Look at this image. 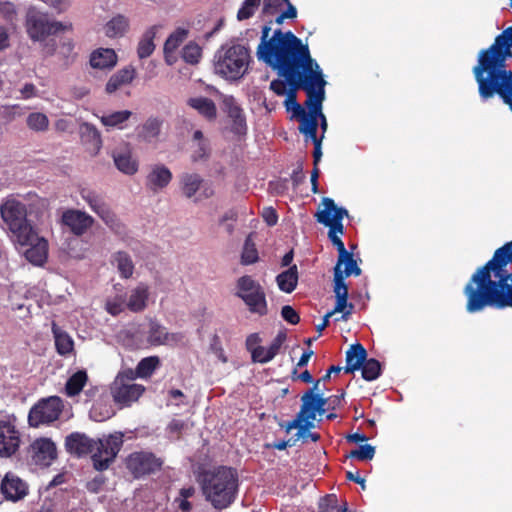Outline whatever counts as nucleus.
<instances>
[{
    "mask_svg": "<svg viewBox=\"0 0 512 512\" xmlns=\"http://www.w3.org/2000/svg\"><path fill=\"white\" fill-rule=\"evenodd\" d=\"M271 27L264 25L256 57L260 62L278 71L295 88L306 85L315 77H323L319 65L311 58L307 45L292 32L277 29L270 35Z\"/></svg>",
    "mask_w": 512,
    "mask_h": 512,
    "instance_id": "obj_1",
    "label": "nucleus"
},
{
    "mask_svg": "<svg viewBox=\"0 0 512 512\" xmlns=\"http://www.w3.org/2000/svg\"><path fill=\"white\" fill-rule=\"evenodd\" d=\"M464 293L469 313L486 307H512V240L498 248L493 258L473 274Z\"/></svg>",
    "mask_w": 512,
    "mask_h": 512,
    "instance_id": "obj_2",
    "label": "nucleus"
},
{
    "mask_svg": "<svg viewBox=\"0 0 512 512\" xmlns=\"http://www.w3.org/2000/svg\"><path fill=\"white\" fill-rule=\"evenodd\" d=\"M511 47L512 26L499 34L488 49L480 51L473 73L482 100L497 94L512 110V72L506 69L505 64L512 57Z\"/></svg>",
    "mask_w": 512,
    "mask_h": 512,
    "instance_id": "obj_3",
    "label": "nucleus"
},
{
    "mask_svg": "<svg viewBox=\"0 0 512 512\" xmlns=\"http://www.w3.org/2000/svg\"><path fill=\"white\" fill-rule=\"evenodd\" d=\"M202 490L216 509L228 507L235 498L237 477L231 468L219 467L202 476Z\"/></svg>",
    "mask_w": 512,
    "mask_h": 512,
    "instance_id": "obj_4",
    "label": "nucleus"
},
{
    "mask_svg": "<svg viewBox=\"0 0 512 512\" xmlns=\"http://www.w3.org/2000/svg\"><path fill=\"white\" fill-rule=\"evenodd\" d=\"M318 385L319 380L316 381L312 389L308 390L302 396L300 411L296 418L287 425V430L298 429L296 436L298 439H302L303 441L310 439L313 442H317L320 439L319 434L310 432V429L314 427L316 415H322L325 412L324 407L326 405V399L314 393V390L318 388Z\"/></svg>",
    "mask_w": 512,
    "mask_h": 512,
    "instance_id": "obj_5",
    "label": "nucleus"
},
{
    "mask_svg": "<svg viewBox=\"0 0 512 512\" xmlns=\"http://www.w3.org/2000/svg\"><path fill=\"white\" fill-rule=\"evenodd\" d=\"M250 61V51L246 46L226 44L215 53L214 70L227 80H238L247 72Z\"/></svg>",
    "mask_w": 512,
    "mask_h": 512,
    "instance_id": "obj_6",
    "label": "nucleus"
},
{
    "mask_svg": "<svg viewBox=\"0 0 512 512\" xmlns=\"http://www.w3.org/2000/svg\"><path fill=\"white\" fill-rule=\"evenodd\" d=\"M325 85L326 81L323 77L313 76L312 78L310 77L305 86L301 87L307 94V100L305 104L309 109V113L307 114L303 112L299 130L313 142L319 140L316 134L318 127V116L320 114V110L322 109V103L325 98Z\"/></svg>",
    "mask_w": 512,
    "mask_h": 512,
    "instance_id": "obj_7",
    "label": "nucleus"
},
{
    "mask_svg": "<svg viewBox=\"0 0 512 512\" xmlns=\"http://www.w3.org/2000/svg\"><path fill=\"white\" fill-rule=\"evenodd\" d=\"M2 220L11 239L18 244H27L34 237V229L27 220L25 204L15 198L6 199L0 206Z\"/></svg>",
    "mask_w": 512,
    "mask_h": 512,
    "instance_id": "obj_8",
    "label": "nucleus"
},
{
    "mask_svg": "<svg viewBox=\"0 0 512 512\" xmlns=\"http://www.w3.org/2000/svg\"><path fill=\"white\" fill-rule=\"evenodd\" d=\"M25 27L28 36L33 41H43L49 35L71 29V24L51 21L47 14L31 7L27 10Z\"/></svg>",
    "mask_w": 512,
    "mask_h": 512,
    "instance_id": "obj_9",
    "label": "nucleus"
},
{
    "mask_svg": "<svg viewBox=\"0 0 512 512\" xmlns=\"http://www.w3.org/2000/svg\"><path fill=\"white\" fill-rule=\"evenodd\" d=\"M134 380L133 369L127 368L118 372L110 387L115 403L130 406L141 397L145 387L134 383Z\"/></svg>",
    "mask_w": 512,
    "mask_h": 512,
    "instance_id": "obj_10",
    "label": "nucleus"
},
{
    "mask_svg": "<svg viewBox=\"0 0 512 512\" xmlns=\"http://www.w3.org/2000/svg\"><path fill=\"white\" fill-rule=\"evenodd\" d=\"M236 296L241 298L251 313L267 314V301L263 288L251 276L240 277L236 283Z\"/></svg>",
    "mask_w": 512,
    "mask_h": 512,
    "instance_id": "obj_11",
    "label": "nucleus"
},
{
    "mask_svg": "<svg viewBox=\"0 0 512 512\" xmlns=\"http://www.w3.org/2000/svg\"><path fill=\"white\" fill-rule=\"evenodd\" d=\"M123 444V435L115 433L95 441L92 452L93 465L96 470L102 471L109 467Z\"/></svg>",
    "mask_w": 512,
    "mask_h": 512,
    "instance_id": "obj_12",
    "label": "nucleus"
},
{
    "mask_svg": "<svg viewBox=\"0 0 512 512\" xmlns=\"http://www.w3.org/2000/svg\"><path fill=\"white\" fill-rule=\"evenodd\" d=\"M63 401L58 396H50L35 404L28 415L30 426L38 427L42 424H49L56 421L62 410Z\"/></svg>",
    "mask_w": 512,
    "mask_h": 512,
    "instance_id": "obj_13",
    "label": "nucleus"
},
{
    "mask_svg": "<svg viewBox=\"0 0 512 512\" xmlns=\"http://www.w3.org/2000/svg\"><path fill=\"white\" fill-rule=\"evenodd\" d=\"M82 199L89 205L111 230L117 234L124 232V225L110 210L109 206L105 203L104 199L95 191L90 189H82L80 192Z\"/></svg>",
    "mask_w": 512,
    "mask_h": 512,
    "instance_id": "obj_14",
    "label": "nucleus"
},
{
    "mask_svg": "<svg viewBox=\"0 0 512 512\" xmlns=\"http://www.w3.org/2000/svg\"><path fill=\"white\" fill-rule=\"evenodd\" d=\"M348 212L345 208L337 207L331 198H323L321 207L316 213V219L319 223L329 227L328 234H343L342 220Z\"/></svg>",
    "mask_w": 512,
    "mask_h": 512,
    "instance_id": "obj_15",
    "label": "nucleus"
},
{
    "mask_svg": "<svg viewBox=\"0 0 512 512\" xmlns=\"http://www.w3.org/2000/svg\"><path fill=\"white\" fill-rule=\"evenodd\" d=\"M182 192L187 198L195 197L194 201H202L214 194L212 186L203 181L196 173H184L180 177Z\"/></svg>",
    "mask_w": 512,
    "mask_h": 512,
    "instance_id": "obj_16",
    "label": "nucleus"
},
{
    "mask_svg": "<svg viewBox=\"0 0 512 512\" xmlns=\"http://www.w3.org/2000/svg\"><path fill=\"white\" fill-rule=\"evenodd\" d=\"M147 343L152 346H174L182 342L184 335L181 332H169L157 320L151 319L146 330Z\"/></svg>",
    "mask_w": 512,
    "mask_h": 512,
    "instance_id": "obj_17",
    "label": "nucleus"
},
{
    "mask_svg": "<svg viewBox=\"0 0 512 512\" xmlns=\"http://www.w3.org/2000/svg\"><path fill=\"white\" fill-rule=\"evenodd\" d=\"M161 466V462L151 453L135 452L127 459V467L136 477L154 472Z\"/></svg>",
    "mask_w": 512,
    "mask_h": 512,
    "instance_id": "obj_18",
    "label": "nucleus"
},
{
    "mask_svg": "<svg viewBox=\"0 0 512 512\" xmlns=\"http://www.w3.org/2000/svg\"><path fill=\"white\" fill-rule=\"evenodd\" d=\"M33 462L41 466H49L57 456L55 443L50 438H38L30 446Z\"/></svg>",
    "mask_w": 512,
    "mask_h": 512,
    "instance_id": "obj_19",
    "label": "nucleus"
},
{
    "mask_svg": "<svg viewBox=\"0 0 512 512\" xmlns=\"http://www.w3.org/2000/svg\"><path fill=\"white\" fill-rule=\"evenodd\" d=\"M172 177V172L167 166L162 163H155L148 168L145 186L149 191L158 193L170 184Z\"/></svg>",
    "mask_w": 512,
    "mask_h": 512,
    "instance_id": "obj_20",
    "label": "nucleus"
},
{
    "mask_svg": "<svg viewBox=\"0 0 512 512\" xmlns=\"http://www.w3.org/2000/svg\"><path fill=\"white\" fill-rule=\"evenodd\" d=\"M19 433L11 421H0V456L9 457L19 447Z\"/></svg>",
    "mask_w": 512,
    "mask_h": 512,
    "instance_id": "obj_21",
    "label": "nucleus"
},
{
    "mask_svg": "<svg viewBox=\"0 0 512 512\" xmlns=\"http://www.w3.org/2000/svg\"><path fill=\"white\" fill-rule=\"evenodd\" d=\"M334 293L336 297V304L333 312L343 313L342 318L347 319V316L351 314L353 305L348 304V288L344 282L342 271L339 270V266L334 268Z\"/></svg>",
    "mask_w": 512,
    "mask_h": 512,
    "instance_id": "obj_22",
    "label": "nucleus"
},
{
    "mask_svg": "<svg viewBox=\"0 0 512 512\" xmlns=\"http://www.w3.org/2000/svg\"><path fill=\"white\" fill-rule=\"evenodd\" d=\"M0 490L6 499L15 502L27 495L28 486L14 473H7L1 482Z\"/></svg>",
    "mask_w": 512,
    "mask_h": 512,
    "instance_id": "obj_23",
    "label": "nucleus"
},
{
    "mask_svg": "<svg viewBox=\"0 0 512 512\" xmlns=\"http://www.w3.org/2000/svg\"><path fill=\"white\" fill-rule=\"evenodd\" d=\"M116 168L126 175H134L139 169V163L128 145L116 148L112 152Z\"/></svg>",
    "mask_w": 512,
    "mask_h": 512,
    "instance_id": "obj_24",
    "label": "nucleus"
},
{
    "mask_svg": "<svg viewBox=\"0 0 512 512\" xmlns=\"http://www.w3.org/2000/svg\"><path fill=\"white\" fill-rule=\"evenodd\" d=\"M62 222L76 235H82L93 224V218L80 210L70 209L63 213Z\"/></svg>",
    "mask_w": 512,
    "mask_h": 512,
    "instance_id": "obj_25",
    "label": "nucleus"
},
{
    "mask_svg": "<svg viewBox=\"0 0 512 512\" xmlns=\"http://www.w3.org/2000/svg\"><path fill=\"white\" fill-rule=\"evenodd\" d=\"M125 294L129 311L138 313L146 309L150 295L149 286L146 283H138Z\"/></svg>",
    "mask_w": 512,
    "mask_h": 512,
    "instance_id": "obj_26",
    "label": "nucleus"
},
{
    "mask_svg": "<svg viewBox=\"0 0 512 512\" xmlns=\"http://www.w3.org/2000/svg\"><path fill=\"white\" fill-rule=\"evenodd\" d=\"M95 441L84 433L73 432L66 437V450L77 456L92 453L94 451Z\"/></svg>",
    "mask_w": 512,
    "mask_h": 512,
    "instance_id": "obj_27",
    "label": "nucleus"
},
{
    "mask_svg": "<svg viewBox=\"0 0 512 512\" xmlns=\"http://www.w3.org/2000/svg\"><path fill=\"white\" fill-rule=\"evenodd\" d=\"M21 246H30L25 251L26 259L35 264L42 265L48 256V242L45 238L39 237L36 231H34V237L27 244H20Z\"/></svg>",
    "mask_w": 512,
    "mask_h": 512,
    "instance_id": "obj_28",
    "label": "nucleus"
},
{
    "mask_svg": "<svg viewBox=\"0 0 512 512\" xmlns=\"http://www.w3.org/2000/svg\"><path fill=\"white\" fill-rule=\"evenodd\" d=\"M118 62V56L112 48H97L89 57L91 68L97 70H112Z\"/></svg>",
    "mask_w": 512,
    "mask_h": 512,
    "instance_id": "obj_29",
    "label": "nucleus"
},
{
    "mask_svg": "<svg viewBox=\"0 0 512 512\" xmlns=\"http://www.w3.org/2000/svg\"><path fill=\"white\" fill-rule=\"evenodd\" d=\"M136 77V69L132 65L125 66L112 74L108 79L105 91L108 94H113L117 90L121 89L132 83Z\"/></svg>",
    "mask_w": 512,
    "mask_h": 512,
    "instance_id": "obj_30",
    "label": "nucleus"
},
{
    "mask_svg": "<svg viewBox=\"0 0 512 512\" xmlns=\"http://www.w3.org/2000/svg\"><path fill=\"white\" fill-rule=\"evenodd\" d=\"M79 133L81 141L87 146L89 152L93 155L98 154L102 147V138L98 129L94 125L85 122L80 125Z\"/></svg>",
    "mask_w": 512,
    "mask_h": 512,
    "instance_id": "obj_31",
    "label": "nucleus"
},
{
    "mask_svg": "<svg viewBox=\"0 0 512 512\" xmlns=\"http://www.w3.org/2000/svg\"><path fill=\"white\" fill-rule=\"evenodd\" d=\"M129 27V18L122 14H117L104 25L103 29L104 34L108 38L116 39L123 37L128 32Z\"/></svg>",
    "mask_w": 512,
    "mask_h": 512,
    "instance_id": "obj_32",
    "label": "nucleus"
},
{
    "mask_svg": "<svg viewBox=\"0 0 512 512\" xmlns=\"http://www.w3.org/2000/svg\"><path fill=\"white\" fill-rule=\"evenodd\" d=\"M225 104L227 106L228 116L232 120V131L238 135L245 134L247 126L242 109L235 104L233 98L226 99Z\"/></svg>",
    "mask_w": 512,
    "mask_h": 512,
    "instance_id": "obj_33",
    "label": "nucleus"
},
{
    "mask_svg": "<svg viewBox=\"0 0 512 512\" xmlns=\"http://www.w3.org/2000/svg\"><path fill=\"white\" fill-rule=\"evenodd\" d=\"M367 352L364 347L357 343L350 346L346 352L345 372L352 373L361 368L366 360Z\"/></svg>",
    "mask_w": 512,
    "mask_h": 512,
    "instance_id": "obj_34",
    "label": "nucleus"
},
{
    "mask_svg": "<svg viewBox=\"0 0 512 512\" xmlns=\"http://www.w3.org/2000/svg\"><path fill=\"white\" fill-rule=\"evenodd\" d=\"M132 112L129 110L114 111L97 115L102 125L107 129H124L125 123L131 117Z\"/></svg>",
    "mask_w": 512,
    "mask_h": 512,
    "instance_id": "obj_35",
    "label": "nucleus"
},
{
    "mask_svg": "<svg viewBox=\"0 0 512 512\" xmlns=\"http://www.w3.org/2000/svg\"><path fill=\"white\" fill-rule=\"evenodd\" d=\"M279 289L285 293H291L298 283L297 266L293 265L276 277Z\"/></svg>",
    "mask_w": 512,
    "mask_h": 512,
    "instance_id": "obj_36",
    "label": "nucleus"
},
{
    "mask_svg": "<svg viewBox=\"0 0 512 512\" xmlns=\"http://www.w3.org/2000/svg\"><path fill=\"white\" fill-rule=\"evenodd\" d=\"M156 32L157 27L153 26L148 28L141 36L137 47V55L140 59L147 58L154 52V38L156 36Z\"/></svg>",
    "mask_w": 512,
    "mask_h": 512,
    "instance_id": "obj_37",
    "label": "nucleus"
},
{
    "mask_svg": "<svg viewBox=\"0 0 512 512\" xmlns=\"http://www.w3.org/2000/svg\"><path fill=\"white\" fill-rule=\"evenodd\" d=\"M188 105L197 110L202 116L211 120L216 117V106L214 102L205 97H194L188 100Z\"/></svg>",
    "mask_w": 512,
    "mask_h": 512,
    "instance_id": "obj_38",
    "label": "nucleus"
},
{
    "mask_svg": "<svg viewBox=\"0 0 512 512\" xmlns=\"http://www.w3.org/2000/svg\"><path fill=\"white\" fill-rule=\"evenodd\" d=\"M113 264L117 267L122 278L128 279L133 275L134 263L128 253L123 251L115 253L113 255Z\"/></svg>",
    "mask_w": 512,
    "mask_h": 512,
    "instance_id": "obj_39",
    "label": "nucleus"
},
{
    "mask_svg": "<svg viewBox=\"0 0 512 512\" xmlns=\"http://www.w3.org/2000/svg\"><path fill=\"white\" fill-rule=\"evenodd\" d=\"M88 380L85 370H79L74 373L68 380L65 386L66 394L69 397L78 395Z\"/></svg>",
    "mask_w": 512,
    "mask_h": 512,
    "instance_id": "obj_40",
    "label": "nucleus"
},
{
    "mask_svg": "<svg viewBox=\"0 0 512 512\" xmlns=\"http://www.w3.org/2000/svg\"><path fill=\"white\" fill-rule=\"evenodd\" d=\"M160 360L157 356L143 358L133 370L134 378H148L159 366Z\"/></svg>",
    "mask_w": 512,
    "mask_h": 512,
    "instance_id": "obj_41",
    "label": "nucleus"
},
{
    "mask_svg": "<svg viewBox=\"0 0 512 512\" xmlns=\"http://www.w3.org/2000/svg\"><path fill=\"white\" fill-rule=\"evenodd\" d=\"M53 334L55 338V345L57 352L61 355H67L73 351V340L72 338L64 331L53 325Z\"/></svg>",
    "mask_w": 512,
    "mask_h": 512,
    "instance_id": "obj_42",
    "label": "nucleus"
},
{
    "mask_svg": "<svg viewBox=\"0 0 512 512\" xmlns=\"http://www.w3.org/2000/svg\"><path fill=\"white\" fill-rule=\"evenodd\" d=\"M105 308L106 311L112 316L119 315L120 313L128 309L126 294L120 292L115 294L114 296L108 297L105 303Z\"/></svg>",
    "mask_w": 512,
    "mask_h": 512,
    "instance_id": "obj_43",
    "label": "nucleus"
},
{
    "mask_svg": "<svg viewBox=\"0 0 512 512\" xmlns=\"http://www.w3.org/2000/svg\"><path fill=\"white\" fill-rule=\"evenodd\" d=\"M26 125L32 131L45 132L49 128V119L44 113L33 112L27 116Z\"/></svg>",
    "mask_w": 512,
    "mask_h": 512,
    "instance_id": "obj_44",
    "label": "nucleus"
},
{
    "mask_svg": "<svg viewBox=\"0 0 512 512\" xmlns=\"http://www.w3.org/2000/svg\"><path fill=\"white\" fill-rule=\"evenodd\" d=\"M339 266V270L342 271L343 278L349 277L351 275L358 276L361 274V269L358 267L356 261L353 259L352 254L346 252V257L340 260V256L338 257V261L335 267Z\"/></svg>",
    "mask_w": 512,
    "mask_h": 512,
    "instance_id": "obj_45",
    "label": "nucleus"
},
{
    "mask_svg": "<svg viewBox=\"0 0 512 512\" xmlns=\"http://www.w3.org/2000/svg\"><path fill=\"white\" fill-rule=\"evenodd\" d=\"M162 121L157 118L148 119L142 127V136L148 141L152 142L156 140L160 134Z\"/></svg>",
    "mask_w": 512,
    "mask_h": 512,
    "instance_id": "obj_46",
    "label": "nucleus"
},
{
    "mask_svg": "<svg viewBox=\"0 0 512 512\" xmlns=\"http://www.w3.org/2000/svg\"><path fill=\"white\" fill-rule=\"evenodd\" d=\"M362 368V377L367 381H373L377 379L381 374V365L376 359L365 360Z\"/></svg>",
    "mask_w": 512,
    "mask_h": 512,
    "instance_id": "obj_47",
    "label": "nucleus"
},
{
    "mask_svg": "<svg viewBox=\"0 0 512 512\" xmlns=\"http://www.w3.org/2000/svg\"><path fill=\"white\" fill-rule=\"evenodd\" d=\"M202 57V49L195 42L186 44L182 51V58L189 64H197Z\"/></svg>",
    "mask_w": 512,
    "mask_h": 512,
    "instance_id": "obj_48",
    "label": "nucleus"
},
{
    "mask_svg": "<svg viewBox=\"0 0 512 512\" xmlns=\"http://www.w3.org/2000/svg\"><path fill=\"white\" fill-rule=\"evenodd\" d=\"M188 36V30L185 28L176 29L166 40L165 50L176 51Z\"/></svg>",
    "mask_w": 512,
    "mask_h": 512,
    "instance_id": "obj_49",
    "label": "nucleus"
},
{
    "mask_svg": "<svg viewBox=\"0 0 512 512\" xmlns=\"http://www.w3.org/2000/svg\"><path fill=\"white\" fill-rule=\"evenodd\" d=\"M258 260V252L251 238L248 237L244 243L241 262L244 265L253 264Z\"/></svg>",
    "mask_w": 512,
    "mask_h": 512,
    "instance_id": "obj_50",
    "label": "nucleus"
},
{
    "mask_svg": "<svg viewBox=\"0 0 512 512\" xmlns=\"http://www.w3.org/2000/svg\"><path fill=\"white\" fill-rule=\"evenodd\" d=\"M17 8L14 3L6 0H0V16L8 22H14L17 19Z\"/></svg>",
    "mask_w": 512,
    "mask_h": 512,
    "instance_id": "obj_51",
    "label": "nucleus"
},
{
    "mask_svg": "<svg viewBox=\"0 0 512 512\" xmlns=\"http://www.w3.org/2000/svg\"><path fill=\"white\" fill-rule=\"evenodd\" d=\"M375 448L369 444L360 446L358 449L352 450L349 453L350 458L358 460H371L374 457Z\"/></svg>",
    "mask_w": 512,
    "mask_h": 512,
    "instance_id": "obj_52",
    "label": "nucleus"
},
{
    "mask_svg": "<svg viewBox=\"0 0 512 512\" xmlns=\"http://www.w3.org/2000/svg\"><path fill=\"white\" fill-rule=\"evenodd\" d=\"M259 3L260 0H245L237 13L238 20L242 21L250 18L254 14Z\"/></svg>",
    "mask_w": 512,
    "mask_h": 512,
    "instance_id": "obj_53",
    "label": "nucleus"
},
{
    "mask_svg": "<svg viewBox=\"0 0 512 512\" xmlns=\"http://www.w3.org/2000/svg\"><path fill=\"white\" fill-rule=\"evenodd\" d=\"M340 507L337 504L335 495H327L319 502V512H337V509H340Z\"/></svg>",
    "mask_w": 512,
    "mask_h": 512,
    "instance_id": "obj_54",
    "label": "nucleus"
},
{
    "mask_svg": "<svg viewBox=\"0 0 512 512\" xmlns=\"http://www.w3.org/2000/svg\"><path fill=\"white\" fill-rule=\"evenodd\" d=\"M251 356L253 362L258 363H267L274 358L273 354H271L269 349L264 346L253 349V354H251Z\"/></svg>",
    "mask_w": 512,
    "mask_h": 512,
    "instance_id": "obj_55",
    "label": "nucleus"
},
{
    "mask_svg": "<svg viewBox=\"0 0 512 512\" xmlns=\"http://www.w3.org/2000/svg\"><path fill=\"white\" fill-rule=\"evenodd\" d=\"M281 316L288 323L295 325L300 321L298 313L289 305H285L281 309Z\"/></svg>",
    "mask_w": 512,
    "mask_h": 512,
    "instance_id": "obj_56",
    "label": "nucleus"
},
{
    "mask_svg": "<svg viewBox=\"0 0 512 512\" xmlns=\"http://www.w3.org/2000/svg\"><path fill=\"white\" fill-rule=\"evenodd\" d=\"M286 340V334L284 332H279L276 337L273 339V341L271 342V344L267 347L269 349V351L271 352V354H273V356L275 357L281 346L283 345V343L285 342Z\"/></svg>",
    "mask_w": 512,
    "mask_h": 512,
    "instance_id": "obj_57",
    "label": "nucleus"
},
{
    "mask_svg": "<svg viewBox=\"0 0 512 512\" xmlns=\"http://www.w3.org/2000/svg\"><path fill=\"white\" fill-rule=\"evenodd\" d=\"M262 217L269 226H274L278 221V215L273 207L263 208Z\"/></svg>",
    "mask_w": 512,
    "mask_h": 512,
    "instance_id": "obj_58",
    "label": "nucleus"
},
{
    "mask_svg": "<svg viewBox=\"0 0 512 512\" xmlns=\"http://www.w3.org/2000/svg\"><path fill=\"white\" fill-rule=\"evenodd\" d=\"M289 0H265L263 12L266 14H273L277 8L281 7L283 4L288 3Z\"/></svg>",
    "mask_w": 512,
    "mask_h": 512,
    "instance_id": "obj_59",
    "label": "nucleus"
},
{
    "mask_svg": "<svg viewBox=\"0 0 512 512\" xmlns=\"http://www.w3.org/2000/svg\"><path fill=\"white\" fill-rule=\"evenodd\" d=\"M286 4H287V10L276 17L275 21L277 24H282L284 19H293L297 15L296 8L289 1Z\"/></svg>",
    "mask_w": 512,
    "mask_h": 512,
    "instance_id": "obj_60",
    "label": "nucleus"
},
{
    "mask_svg": "<svg viewBox=\"0 0 512 512\" xmlns=\"http://www.w3.org/2000/svg\"><path fill=\"white\" fill-rule=\"evenodd\" d=\"M196 145L197 148L193 151L192 154L193 161L204 159L208 154V146L206 142H199Z\"/></svg>",
    "mask_w": 512,
    "mask_h": 512,
    "instance_id": "obj_61",
    "label": "nucleus"
},
{
    "mask_svg": "<svg viewBox=\"0 0 512 512\" xmlns=\"http://www.w3.org/2000/svg\"><path fill=\"white\" fill-rule=\"evenodd\" d=\"M294 89L292 91H290L287 95V98L285 100V104H286V107L287 109H294L296 113H302L303 114V109L301 108V106L296 102V99H295V93H294V90L296 89L294 86H292Z\"/></svg>",
    "mask_w": 512,
    "mask_h": 512,
    "instance_id": "obj_62",
    "label": "nucleus"
},
{
    "mask_svg": "<svg viewBox=\"0 0 512 512\" xmlns=\"http://www.w3.org/2000/svg\"><path fill=\"white\" fill-rule=\"evenodd\" d=\"M168 405L180 406L183 403L184 394L178 389L170 390L168 393Z\"/></svg>",
    "mask_w": 512,
    "mask_h": 512,
    "instance_id": "obj_63",
    "label": "nucleus"
},
{
    "mask_svg": "<svg viewBox=\"0 0 512 512\" xmlns=\"http://www.w3.org/2000/svg\"><path fill=\"white\" fill-rule=\"evenodd\" d=\"M20 93L22 99H30L37 95V88L32 83H26L20 90Z\"/></svg>",
    "mask_w": 512,
    "mask_h": 512,
    "instance_id": "obj_64",
    "label": "nucleus"
}]
</instances>
